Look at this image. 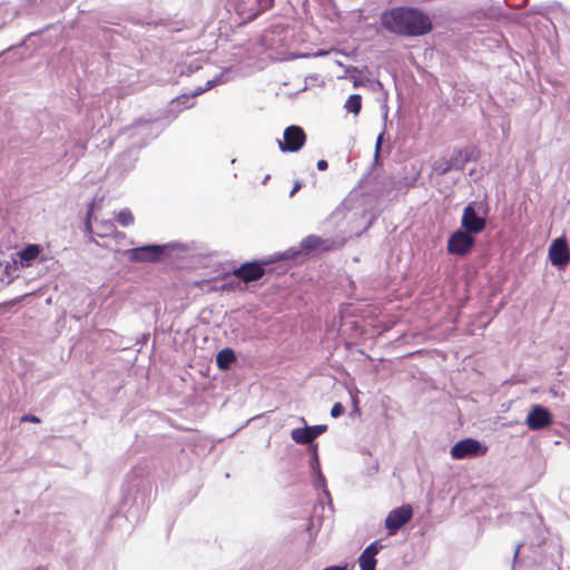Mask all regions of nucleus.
Returning <instances> with one entry per match:
<instances>
[{
	"instance_id": "obj_1",
	"label": "nucleus",
	"mask_w": 570,
	"mask_h": 570,
	"mask_svg": "<svg viewBox=\"0 0 570 570\" xmlns=\"http://www.w3.org/2000/svg\"><path fill=\"white\" fill-rule=\"evenodd\" d=\"M380 22L386 31L402 37H421L433 29L431 17L417 7L400 6L384 10Z\"/></svg>"
},
{
	"instance_id": "obj_2",
	"label": "nucleus",
	"mask_w": 570,
	"mask_h": 570,
	"mask_svg": "<svg viewBox=\"0 0 570 570\" xmlns=\"http://www.w3.org/2000/svg\"><path fill=\"white\" fill-rule=\"evenodd\" d=\"M481 208V204H478L475 202L469 203L464 209L461 217V226L462 229L472 234L476 235L481 233L487 225L485 222V214L481 215L479 213V209Z\"/></svg>"
},
{
	"instance_id": "obj_3",
	"label": "nucleus",
	"mask_w": 570,
	"mask_h": 570,
	"mask_svg": "<svg viewBox=\"0 0 570 570\" xmlns=\"http://www.w3.org/2000/svg\"><path fill=\"white\" fill-rule=\"evenodd\" d=\"M487 451L488 448L480 441L468 438L456 442L451 448L450 453L453 459L463 460L466 458L482 456L487 453Z\"/></svg>"
},
{
	"instance_id": "obj_4",
	"label": "nucleus",
	"mask_w": 570,
	"mask_h": 570,
	"mask_svg": "<svg viewBox=\"0 0 570 570\" xmlns=\"http://www.w3.org/2000/svg\"><path fill=\"white\" fill-rule=\"evenodd\" d=\"M274 0H229V4L234 7L239 16L245 19H255L261 12L269 9Z\"/></svg>"
},
{
	"instance_id": "obj_5",
	"label": "nucleus",
	"mask_w": 570,
	"mask_h": 570,
	"mask_svg": "<svg viewBox=\"0 0 570 570\" xmlns=\"http://www.w3.org/2000/svg\"><path fill=\"white\" fill-rule=\"evenodd\" d=\"M474 244V235L463 229H458L448 239V252L453 255L464 256Z\"/></svg>"
},
{
	"instance_id": "obj_6",
	"label": "nucleus",
	"mask_w": 570,
	"mask_h": 570,
	"mask_svg": "<svg viewBox=\"0 0 570 570\" xmlns=\"http://www.w3.org/2000/svg\"><path fill=\"white\" fill-rule=\"evenodd\" d=\"M305 140L304 130L293 125L284 130L283 140H278V146L283 153H296L304 146Z\"/></svg>"
},
{
	"instance_id": "obj_7",
	"label": "nucleus",
	"mask_w": 570,
	"mask_h": 570,
	"mask_svg": "<svg viewBox=\"0 0 570 570\" xmlns=\"http://www.w3.org/2000/svg\"><path fill=\"white\" fill-rule=\"evenodd\" d=\"M413 510L409 504L393 509L385 519V527L389 530V534H395L404 524L411 520Z\"/></svg>"
},
{
	"instance_id": "obj_8",
	"label": "nucleus",
	"mask_w": 570,
	"mask_h": 570,
	"mask_svg": "<svg viewBox=\"0 0 570 570\" xmlns=\"http://www.w3.org/2000/svg\"><path fill=\"white\" fill-rule=\"evenodd\" d=\"M345 238L340 240L333 238H322L320 236L311 235L302 240V248L305 250H320L327 252L340 248L343 246Z\"/></svg>"
},
{
	"instance_id": "obj_9",
	"label": "nucleus",
	"mask_w": 570,
	"mask_h": 570,
	"mask_svg": "<svg viewBox=\"0 0 570 570\" xmlns=\"http://www.w3.org/2000/svg\"><path fill=\"white\" fill-rule=\"evenodd\" d=\"M171 245H146L127 250L134 262H155Z\"/></svg>"
},
{
	"instance_id": "obj_10",
	"label": "nucleus",
	"mask_w": 570,
	"mask_h": 570,
	"mask_svg": "<svg viewBox=\"0 0 570 570\" xmlns=\"http://www.w3.org/2000/svg\"><path fill=\"white\" fill-rule=\"evenodd\" d=\"M525 422L530 430L537 431L549 426L552 422V415L548 409L537 404L531 407Z\"/></svg>"
},
{
	"instance_id": "obj_11",
	"label": "nucleus",
	"mask_w": 570,
	"mask_h": 570,
	"mask_svg": "<svg viewBox=\"0 0 570 570\" xmlns=\"http://www.w3.org/2000/svg\"><path fill=\"white\" fill-rule=\"evenodd\" d=\"M549 259L553 266L563 267L570 262V250L564 238H557L549 247Z\"/></svg>"
},
{
	"instance_id": "obj_12",
	"label": "nucleus",
	"mask_w": 570,
	"mask_h": 570,
	"mask_svg": "<svg viewBox=\"0 0 570 570\" xmlns=\"http://www.w3.org/2000/svg\"><path fill=\"white\" fill-rule=\"evenodd\" d=\"M267 262H250L245 263L240 267L234 271L233 276L237 279L243 281L244 283H249L253 281H257L264 275V265Z\"/></svg>"
},
{
	"instance_id": "obj_13",
	"label": "nucleus",
	"mask_w": 570,
	"mask_h": 570,
	"mask_svg": "<svg viewBox=\"0 0 570 570\" xmlns=\"http://www.w3.org/2000/svg\"><path fill=\"white\" fill-rule=\"evenodd\" d=\"M479 157V150L475 146L464 148H454L450 155V163L454 170H461L465 164L475 160Z\"/></svg>"
},
{
	"instance_id": "obj_14",
	"label": "nucleus",
	"mask_w": 570,
	"mask_h": 570,
	"mask_svg": "<svg viewBox=\"0 0 570 570\" xmlns=\"http://www.w3.org/2000/svg\"><path fill=\"white\" fill-rule=\"evenodd\" d=\"M546 541V535L541 529L534 530V535L530 538H525L522 542L517 544L514 550V561L512 566V570H514L515 564L521 561L520 554L524 552L525 549L529 551L535 552V548L541 547Z\"/></svg>"
},
{
	"instance_id": "obj_15",
	"label": "nucleus",
	"mask_w": 570,
	"mask_h": 570,
	"mask_svg": "<svg viewBox=\"0 0 570 570\" xmlns=\"http://www.w3.org/2000/svg\"><path fill=\"white\" fill-rule=\"evenodd\" d=\"M233 73H234V71L232 68H225L223 71H220L214 78L207 80L205 87H198L197 89H195V91L191 94V98L212 89L216 85L225 83V82L232 80L234 78ZM189 99H190V96L184 95L181 97H178L176 101H177V104H183Z\"/></svg>"
},
{
	"instance_id": "obj_16",
	"label": "nucleus",
	"mask_w": 570,
	"mask_h": 570,
	"mask_svg": "<svg viewBox=\"0 0 570 570\" xmlns=\"http://www.w3.org/2000/svg\"><path fill=\"white\" fill-rule=\"evenodd\" d=\"M129 137L131 138H142L139 141V146H142L147 142L148 139H153L157 136V131L155 130V124L151 121H138L130 129ZM134 145H138V141H134Z\"/></svg>"
},
{
	"instance_id": "obj_17",
	"label": "nucleus",
	"mask_w": 570,
	"mask_h": 570,
	"mask_svg": "<svg viewBox=\"0 0 570 570\" xmlns=\"http://www.w3.org/2000/svg\"><path fill=\"white\" fill-rule=\"evenodd\" d=\"M383 548L380 541H374L367 546L358 558L361 570H375L376 554Z\"/></svg>"
},
{
	"instance_id": "obj_18",
	"label": "nucleus",
	"mask_w": 570,
	"mask_h": 570,
	"mask_svg": "<svg viewBox=\"0 0 570 570\" xmlns=\"http://www.w3.org/2000/svg\"><path fill=\"white\" fill-rule=\"evenodd\" d=\"M43 248L38 244H29L17 253L22 267H30L38 258L45 261V257H40Z\"/></svg>"
},
{
	"instance_id": "obj_19",
	"label": "nucleus",
	"mask_w": 570,
	"mask_h": 570,
	"mask_svg": "<svg viewBox=\"0 0 570 570\" xmlns=\"http://www.w3.org/2000/svg\"><path fill=\"white\" fill-rule=\"evenodd\" d=\"M95 235L100 238L111 239L125 238V233L118 232L115 224L110 219H104L97 223Z\"/></svg>"
},
{
	"instance_id": "obj_20",
	"label": "nucleus",
	"mask_w": 570,
	"mask_h": 570,
	"mask_svg": "<svg viewBox=\"0 0 570 570\" xmlns=\"http://www.w3.org/2000/svg\"><path fill=\"white\" fill-rule=\"evenodd\" d=\"M236 361V355L233 350L226 347L218 352L216 356L217 366L220 370H227Z\"/></svg>"
},
{
	"instance_id": "obj_21",
	"label": "nucleus",
	"mask_w": 570,
	"mask_h": 570,
	"mask_svg": "<svg viewBox=\"0 0 570 570\" xmlns=\"http://www.w3.org/2000/svg\"><path fill=\"white\" fill-rule=\"evenodd\" d=\"M291 438L295 443L302 445L309 444L314 441L309 430L307 429V425L304 428L294 429L291 432Z\"/></svg>"
},
{
	"instance_id": "obj_22",
	"label": "nucleus",
	"mask_w": 570,
	"mask_h": 570,
	"mask_svg": "<svg viewBox=\"0 0 570 570\" xmlns=\"http://www.w3.org/2000/svg\"><path fill=\"white\" fill-rule=\"evenodd\" d=\"M432 169L436 175H444L448 171L453 170V167L450 163V158L442 157L433 163Z\"/></svg>"
},
{
	"instance_id": "obj_23",
	"label": "nucleus",
	"mask_w": 570,
	"mask_h": 570,
	"mask_svg": "<svg viewBox=\"0 0 570 570\" xmlns=\"http://www.w3.org/2000/svg\"><path fill=\"white\" fill-rule=\"evenodd\" d=\"M361 96L360 95H351L346 102H345V109L354 115H358L362 104H361Z\"/></svg>"
},
{
	"instance_id": "obj_24",
	"label": "nucleus",
	"mask_w": 570,
	"mask_h": 570,
	"mask_svg": "<svg viewBox=\"0 0 570 570\" xmlns=\"http://www.w3.org/2000/svg\"><path fill=\"white\" fill-rule=\"evenodd\" d=\"M116 219L124 227L130 226L131 224H134V215L128 208L121 209L118 213Z\"/></svg>"
},
{
	"instance_id": "obj_25",
	"label": "nucleus",
	"mask_w": 570,
	"mask_h": 570,
	"mask_svg": "<svg viewBox=\"0 0 570 570\" xmlns=\"http://www.w3.org/2000/svg\"><path fill=\"white\" fill-rule=\"evenodd\" d=\"M307 429L309 430L311 435L313 436V440H315L316 438L322 435L324 432H326L327 425H325V424H318V425H312V426L307 425Z\"/></svg>"
},
{
	"instance_id": "obj_26",
	"label": "nucleus",
	"mask_w": 570,
	"mask_h": 570,
	"mask_svg": "<svg viewBox=\"0 0 570 570\" xmlns=\"http://www.w3.org/2000/svg\"><path fill=\"white\" fill-rule=\"evenodd\" d=\"M92 210H94V204H91V206L88 210L87 217H86V222H85V230L90 234H95V230L92 228V223H91Z\"/></svg>"
},
{
	"instance_id": "obj_27",
	"label": "nucleus",
	"mask_w": 570,
	"mask_h": 570,
	"mask_svg": "<svg viewBox=\"0 0 570 570\" xmlns=\"http://www.w3.org/2000/svg\"><path fill=\"white\" fill-rule=\"evenodd\" d=\"M199 69H202V65L197 61V62H189L188 66H187V70H181L180 73L184 75V73H193L195 71H198Z\"/></svg>"
},
{
	"instance_id": "obj_28",
	"label": "nucleus",
	"mask_w": 570,
	"mask_h": 570,
	"mask_svg": "<svg viewBox=\"0 0 570 570\" xmlns=\"http://www.w3.org/2000/svg\"><path fill=\"white\" fill-rule=\"evenodd\" d=\"M344 413V406L341 403H335L331 410V415L333 417H338Z\"/></svg>"
},
{
	"instance_id": "obj_29",
	"label": "nucleus",
	"mask_w": 570,
	"mask_h": 570,
	"mask_svg": "<svg viewBox=\"0 0 570 570\" xmlns=\"http://www.w3.org/2000/svg\"><path fill=\"white\" fill-rule=\"evenodd\" d=\"M345 210H346V204L343 203L341 206H338L334 213L332 214V217L333 218H340L341 216H345Z\"/></svg>"
},
{
	"instance_id": "obj_30",
	"label": "nucleus",
	"mask_w": 570,
	"mask_h": 570,
	"mask_svg": "<svg viewBox=\"0 0 570 570\" xmlns=\"http://www.w3.org/2000/svg\"><path fill=\"white\" fill-rule=\"evenodd\" d=\"M383 134L384 132H381L377 136V139H376V144H375V158L379 157V154H380V150H381V145H382V140H383Z\"/></svg>"
},
{
	"instance_id": "obj_31",
	"label": "nucleus",
	"mask_w": 570,
	"mask_h": 570,
	"mask_svg": "<svg viewBox=\"0 0 570 570\" xmlns=\"http://www.w3.org/2000/svg\"><path fill=\"white\" fill-rule=\"evenodd\" d=\"M229 277H230V276H227V277L225 278L224 283L220 285V287H219V288H220L222 291H230V289H233V288H234L233 282H229V281H228V278H229Z\"/></svg>"
},
{
	"instance_id": "obj_32",
	"label": "nucleus",
	"mask_w": 570,
	"mask_h": 570,
	"mask_svg": "<svg viewBox=\"0 0 570 570\" xmlns=\"http://www.w3.org/2000/svg\"><path fill=\"white\" fill-rule=\"evenodd\" d=\"M301 188H302V183L299 180H296L291 193H289V197H293Z\"/></svg>"
},
{
	"instance_id": "obj_33",
	"label": "nucleus",
	"mask_w": 570,
	"mask_h": 570,
	"mask_svg": "<svg viewBox=\"0 0 570 570\" xmlns=\"http://www.w3.org/2000/svg\"><path fill=\"white\" fill-rule=\"evenodd\" d=\"M316 166L318 170H325L328 167V163L325 159H321L317 161Z\"/></svg>"
},
{
	"instance_id": "obj_34",
	"label": "nucleus",
	"mask_w": 570,
	"mask_h": 570,
	"mask_svg": "<svg viewBox=\"0 0 570 570\" xmlns=\"http://www.w3.org/2000/svg\"><path fill=\"white\" fill-rule=\"evenodd\" d=\"M347 567H348L347 564H344V566H331V567L324 568L323 570H348Z\"/></svg>"
},
{
	"instance_id": "obj_35",
	"label": "nucleus",
	"mask_w": 570,
	"mask_h": 570,
	"mask_svg": "<svg viewBox=\"0 0 570 570\" xmlns=\"http://www.w3.org/2000/svg\"><path fill=\"white\" fill-rule=\"evenodd\" d=\"M337 53V50L335 49H332V50H328V51H325V50H320L315 53V57H322V56H326V55H330V53Z\"/></svg>"
},
{
	"instance_id": "obj_36",
	"label": "nucleus",
	"mask_w": 570,
	"mask_h": 570,
	"mask_svg": "<svg viewBox=\"0 0 570 570\" xmlns=\"http://www.w3.org/2000/svg\"><path fill=\"white\" fill-rule=\"evenodd\" d=\"M22 421L38 423L40 420L37 416H35V415H24L22 417Z\"/></svg>"
},
{
	"instance_id": "obj_37",
	"label": "nucleus",
	"mask_w": 570,
	"mask_h": 570,
	"mask_svg": "<svg viewBox=\"0 0 570 570\" xmlns=\"http://www.w3.org/2000/svg\"><path fill=\"white\" fill-rule=\"evenodd\" d=\"M116 245H125L126 243V237L125 238H117V239H112Z\"/></svg>"
},
{
	"instance_id": "obj_38",
	"label": "nucleus",
	"mask_w": 570,
	"mask_h": 570,
	"mask_svg": "<svg viewBox=\"0 0 570 570\" xmlns=\"http://www.w3.org/2000/svg\"><path fill=\"white\" fill-rule=\"evenodd\" d=\"M317 466V469L320 468L318 465V459H317V454L315 453L314 456H313V468Z\"/></svg>"
},
{
	"instance_id": "obj_39",
	"label": "nucleus",
	"mask_w": 570,
	"mask_h": 570,
	"mask_svg": "<svg viewBox=\"0 0 570 570\" xmlns=\"http://www.w3.org/2000/svg\"><path fill=\"white\" fill-rule=\"evenodd\" d=\"M318 474H320V482L323 484L324 483V476L321 474L320 471H318Z\"/></svg>"
},
{
	"instance_id": "obj_40",
	"label": "nucleus",
	"mask_w": 570,
	"mask_h": 570,
	"mask_svg": "<svg viewBox=\"0 0 570 570\" xmlns=\"http://www.w3.org/2000/svg\"><path fill=\"white\" fill-rule=\"evenodd\" d=\"M524 558H528V559H530L532 562H535V558H534V557L524 556Z\"/></svg>"
},
{
	"instance_id": "obj_41",
	"label": "nucleus",
	"mask_w": 570,
	"mask_h": 570,
	"mask_svg": "<svg viewBox=\"0 0 570 570\" xmlns=\"http://www.w3.org/2000/svg\"><path fill=\"white\" fill-rule=\"evenodd\" d=\"M268 179H269V175H267V176L264 178L263 184H266Z\"/></svg>"
},
{
	"instance_id": "obj_42",
	"label": "nucleus",
	"mask_w": 570,
	"mask_h": 570,
	"mask_svg": "<svg viewBox=\"0 0 570 570\" xmlns=\"http://www.w3.org/2000/svg\"><path fill=\"white\" fill-rule=\"evenodd\" d=\"M299 421H301L302 423L306 424V421H305V419H304L303 416H302V417H299Z\"/></svg>"
},
{
	"instance_id": "obj_43",
	"label": "nucleus",
	"mask_w": 570,
	"mask_h": 570,
	"mask_svg": "<svg viewBox=\"0 0 570 570\" xmlns=\"http://www.w3.org/2000/svg\"><path fill=\"white\" fill-rule=\"evenodd\" d=\"M91 242H95L96 245H99V242L95 240V238H91Z\"/></svg>"
},
{
	"instance_id": "obj_44",
	"label": "nucleus",
	"mask_w": 570,
	"mask_h": 570,
	"mask_svg": "<svg viewBox=\"0 0 570 570\" xmlns=\"http://www.w3.org/2000/svg\"><path fill=\"white\" fill-rule=\"evenodd\" d=\"M91 242H95L96 245H99V242L95 240V238H91Z\"/></svg>"
},
{
	"instance_id": "obj_45",
	"label": "nucleus",
	"mask_w": 570,
	"mask_h": 570,
	"mask_svg": "<svg viewBox=\"0 0 570 570\" xmlns=\"http://www.w3.org/2000/svg\"><path fill=\"white\" fill-rule=\"evenodd\" d=\"M91 242H95L96 245H99V242L95 240V238H91Z\"/></svg>"
}]
</instances>
